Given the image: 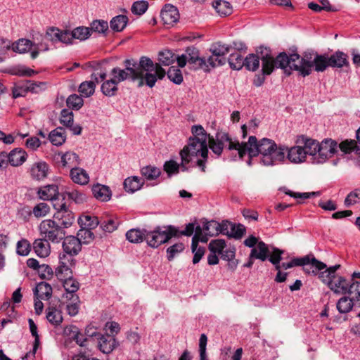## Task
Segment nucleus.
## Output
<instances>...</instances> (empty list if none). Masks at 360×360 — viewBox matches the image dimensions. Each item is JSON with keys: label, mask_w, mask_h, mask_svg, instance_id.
<instances>
[{"label": "nucleus", "mask_w": 360, "mask_h": 360, "mask_svg": "<svg viewBox=\"0 0 360 360\" xmlns=\"http://www.w3.org/2000/svg\"><path fill=\"white\" fill-rule=\"evenodd\" d=\"M126 68L122 70L114 68L111 70V75L115 81L119 84L127 79L132 81H139V86L146 84L149 87L155 86L158 77V63L147 56H141L139 62L134 59H127L124 62Z\"/></svg>", "instance_id": "1"}, {"label": "nucleus", "mask_w": 360, "mask_h": 360, "mask_svg": "<svg viewBox=\"0 0 360 360\" xmlns=\"http://www.w3.org/2000/svg\"><path fill=\"white\" fill-rule=\"evenodd\" d=\"M287 147L277 145L270 139L263 138L259 141L255 136H250L245 147V154L248 153L250 160L248 162L251 165V158L260 155V162L264 166H274L283 163L286 158Z\"/></svg>", "instance_id": "2"}, {"label": "nucleus", "mask_w": 360, "mask_h": 360, "mask_svg": "<svg viewBox=\"0 0 360 360\" xmlns=\"http://www.w3.org/2000/svg\"><path fill=\"white\" fill-rule=\"evenodd\" d=\"M193 136L188 144L180 151L181 167L186 171V165L196 159V166L202 172H205V164L208 158L207 134L201 125H194L191 128Z\"/></svg>", "instance_id": "3"}, {"label": "nucleus", "mask_w": 360, "mask_h": 360, "mask_svg": "<svg viewBox=\"0 0 360 360\" xmlns=\"http://www.w3.org/2000/svg\"><path fill=\"white\" fill-rule=\"evenodd\" d=\"M314 58V54L311 53H304L302 57H300L297 53H292L288 56L286 53L283 52L278 59L281 60L279 62L282 68L289 65L290 72L292 70H297L302 76L306 77L311 72Z\"/></svg>", "instance_id": "4"}, {"label": "nucleus", "mask_w": 360, "mask_h": 360, "mask_svg": "<svg viewBox=\"0 0 360 360\" xmlns=\"http://www.w3.org/2000/svg\"><path fill=\"white\" fill-rule=\"evenodd\" d=\"M39 230L42 238L54 243L62 240L66 233L63 228L52 219L43 220L39 226Z\"/></svg>", "instance_id": "5"}, {"label": "nucleus", "mask_w": 360, "mask_h": 360, "mask_svg": "<svg viewBox=\"0 0 360 360\" xmlns=\"http://www.w3.org/2000/svg\"><path fill=\"white\" fill-rule=\"evenodd\" d=\"M176 60L180 68L185 67L186 63H188L195 70H208L206 60L200 56L199 50L194 46L188 47L185 51V53L178 56Z\"/></svg>", "instance_id": "6"}, {"label": "nucleus", "mask_w": 360, "mask_h": 360, "mask_svg": "<svg viewBox=\"0 0 360 360\" xmlns=\"http://www.w3.org/2000/svg\"><path fill=\"white\" fill-rule=\"evenodd\" d=\"M195 229V224L189 223L186 226L183 231H179L178 228L169 225L159 228V243H165L168 242L172 237H179V236H191L193 234Z\"/></svg>", "instance_id": "7"}, {"label": "nucleus", "mask_w": 360, "mask_h": 360, "mask_svg": "<svg viewBox=\"0 0 360 360\" xmlns=\"http://www.w3.org/2000/svg\"><path fill=\"white\" fill-rule=\"evenodd\" d=\"M54 202L53 203V208L56 212L53 214V217L60 221V226L65 229L70 227L75 221L74 213L68 207L66 203L63 202Z\"/></svg>", "instance_id": "8"}, {"label": "nucleus", "mask_w": 360, "mask_h": 360, "mask_svg": "<svg viewBox=\"0 0 360 360\" xmlns=\"http://www.w3.org/2000/svg\"><path fill=\"white\" fill-rule=\"evenodd\" d=\"M283 54V52L279 53L276 58L272 57L269 51L266 49H265V52L263 51L261 52V60H262V70L263 75H269L271 74V72L274 71V68H281L284 70V72L286 73L288 75H290V68H289V65H287L286 68H282L280 65L279 62V56Z\"/></svg>", "instance_id": "9"}, {"label": "nucleus", "mask_w": 360, "mask_h": 360, "mask_svg": "<svg viewBox=\"0 0 360 360\" xmlns=\"http://www.w3.org/2000/svg\"><path fill=\"white\" fill-rule=\"evenodd\" d=\"M91 329L89 328L86 330L87 335L97 338L98 348L103 353L109 354L117 346V342L113 336L109 334L102 335L95 330L91 332Z\"/></svg>", "instance_id": "10"}, {"label": "nucleus", "mask_w": 360, "mask_h": 360, "mask_svg": "<svg viewBox=\"0 0 360 360\" xmlns=\"http://www.w3.org/2000/svg\"><path fill=\"white\" fill-rule=\"evenodd\" d=\"M338 143L331 139H326L319 143L318 156L316 157L317 162H324L337 152Z\"/></svg>", "instance_id": "11"}, {"label": "nucleus", "mask_w": 360, "mask_h": 360, "mask_svg": "<svg viewBox=\"0 0 360 360\" xmlns=\"http://www.w3.org/2000/svg\"><path fill=\"white\" fill-rule=\"evenodd\" d=\"M75 259L70 256L59 255V265L56 269V276L60 280L72 276V268L75 265Z\"/></svg>", "instance_id": "12"}, {"label": "nucleus", "mask_w": 360, "mask_h": 360, "mask_svg": "<svg viewBox=\"0 0 360 360\" xmlns=\"http://www.w3.org/2000/svg\"><path fill=\"white\" fill-rule=\"evenodd\" d=\"M214 139L221 143L223 146H224L225 143H228V148L229 150H238L240 158H243L245 155V147L247 143H240L238 141H232L228 133L221 131H218L216 134Z\"/></svg>", "instance_id": "13"}, {"label": "nucleus", "mask_w": 360, "mask_h": 360, "mask_svg": "<svg viewBox=\"0 0 360 360\" xmlns=\"http://www.w3.org/2000/svg\"><path fill=\"white\" fill-rule=\"evenodd\" d=\"M160 16L163 25L169 28L172 27L179 18V13L176 7L172 4H166L161 10Z\"/></svg>", "instance_id": "14"}, {"label": "nucleus", "mask_w": 360, "mask_h": 360, "mask_svg": "<svg viewBox=\"0 0 360 360\" xmlns=\"http://www.w3.org/2000/svg\"><path fill=\"white\" fill-rule=\"evenodd\" d=\"M63 252L60 255L70 256L72 259L81 251L82 245L78 238L75 236H69L63 238Z\"/></svg>", "instance_id": "15"}, {"label": "nucleus", "mask_w": 360, "mask_h": 360, "mask_svg": "<svg viewBox=\"0 0 360 360\" xmlns=\"http://www.w3.org/2000/svg\"><path fill=\"white\" fill-rule=\"evenodd\" d=\"M297 144L303 145V148L305 151V155H309L312 156H318L319 142L307 138L304 136H298L296 141Z\"/></svg>", "instance_id": "16"}, {"label": "nucleus", "mask_w": 360, "mask_h": 360, "mask_svg": "<svg viewBox=\"0 0 360 360\" xmlns=\"http://www.w3.org/2000/svg\"><path fill=\"white\" fill-rule=\"evenodd\" d=\"M39 198L44 200H52L54 202H60L57 200L59 195L58 187L56 184H50L41 186L37 191Z\"/></svg>", "instance_id": "17"}, {"label": "nucleus", "mask_w": 360, "mask_h": 360, "mask_svg": "<svg viewBox=\"0 0 360 360\" xmlns=\"http://www.w3.org/2000/svg\"><path fill=\"white\" fill-rule=\"evenodd\" d=\"M349 283L341 276H335L328 286L335 294L345 295L349 291Z\"/></svg>", "instance_id": "18"}, {"label": "nucleus", "mask_w": 360, "mask_h": 360, "mask_svg": "<svg viewBox=\"0 0 360 360\" xmlns=\"http://www.w3.org/2000/svg\"><path fill=\"white\" fill-rule=\"evenodd\" d=\"M304 257L308 258V262L305 264H301L303 266V270L307 274H317L320 271L326 269V264L322 262L317 260L311 255H307Z\"/></svg>", "instance_id": "19"}, {"label": "nucleus", "mask_w": 360, "mask_h": 360, "mask_svg": "<svg viewBox=\"0 0 360 360\" xmlns=\"http://www.w3.org/2000/svg\"><path fill=\"white\" fill-rule=\"evenodd\" d=\"M49 166L43 161L34 163L30 167V175L36 180H42L48 175Z\"/></svg>", "instance_id": "20"}, {"label": "nucleus", "mask_w": 360, "mask_h": 360, "mask_svg": "<svg viewBox=\"0 0 360 360\" xmlns=\"http://www.w3.org/2000/svg\"><path fill=\"white\" fill-rule=\"evenodd\" d=\"M27 154L22 148H16L8 153V161L13 167L22 165L27 160Z\"/></svg>", "instance_id": "21"}, {"label": "nucleus", "mask_w": 360, "mask_h": 360, "mask_svg": "<svg viewBox=\"0 0 360 360\" xmlns=\"http://www.w3.org/2000/svg\"><path fill=\"white\" fill-rule=\"evenodd\" d=\"M91 191L94 197L101 202H107L111 198L112 192L107 186L97 184L92 186Z\"/></svg>", "instance_id": "22"}, {"label": "nucleus", "mask_w": 360, "mask_h": 360, "mask_svg": "<svg viewBox=\"0 0 360 360\" xmlns=\"http://www.w3.org/2000/svg\"><path fill=\"white\" fill-rule=\"evenodd\" d=\"M288 154L286 158L291 162L294 163H300L305 161L306 155L304 149L302 146H296L291 147L290 148H287Z\"/></svg>", "instance_id": "23"}, {"label": "nucleus", "mask_w": 360, "mask_h": 360, "mask_svg": "<svg viewBox=\"0 0 360 360\" xmlns=\"http://www.w3.org/2000/svg\"><path fill=\"white\" fill-rule=\"evenodd\" d=\"M33 249L37 256L46 257L51 252L49 240L42 238L36 239L33 243Z\"/></svg>", "instance_id": "24"}, {"label": "nucleus", "mask_w": 360, "mask_h": 360, "mask_svg": "<svg viewBox=\"0 0 360 360\" xmlns=\"http://www.w3.org/2000/svg\"><path fill=\"white\" fill-rule=\"evenodd\" d=\"M70 176L74 183L79 185H86L89 181V176L86 171L78 167L71 169Z\"/></svg>", "instance_id": "25"}, {"label": "nucleus", "mask_w": 360, "mask_h": 360, "mask_svg": "<svg viewBox=\"0 0 360 360\" xmlns=\"http://www.w3.org/2000/svg\"><path fill=\"white\" fill-rule=\"evenodd\" d=\"M329 66L341 68L349 65L348 56L342 51H336L328 57Z\"/></svg>", "instance_id": "26"}, {"label": "nucleus", "mask_w": 360, "mask_h": 360, "mask_svg": "<svg viewBox=\"0 0 360 360\" xmlns=\"http://www.w3.org/2000/svg\"><path fill=\"white\" fill-rule=\"evenodd\" d=\"M91 79L94 81H85L80 84L78 91L84 97H89L94 94L96 89V83H98V79L96 75L93 74Z\"/></svg>", "instance_id": "27"}, {"label": "nucleus", "mask_w": 360, "mask_h": 360, "mask_svg": "<svg viewBox=\"0 0 360 360\" xmlns=\"http://www.w3.org/2000/svg\"><path fill=\"white\" fill-rule=\"evenodd\" d=\"M269 250L267 245L263 241H259L257 245L252 248L250 252L251 258H255L262 262L269 257Z\"/></svg>", "instance_id": "28"}, {"label": "nucleus", "mask_w": 360, "mask_h": 360, "mask_svg": "<svg viewBox=\"0 0 360 360\" xmlns=\"http://www.w3.org/2000/svg\"><path fill=\"white\" fill-rule=\"evenodd\" d=\"M34 294L37 299L49 300L52 295V288L49 283L41 282L34 289Z\"/></svg>", "instance_id": "29"}, {"label": "nucleus", "mask_w": 360, "mask_h": 360, "mask_svg": "<svg viewBox=\"0 0 360 360\" xmlns=\"http://www.w3.org/2000/svg\"><path fill=\"white\" fill-rule=\"evenodd\" d=\"M61 163L65 167H76L80 164L79 155L74 152H66L61 155Z\"/></svg>", "instance_id": "30"}, {"label": "nucleus", "mask_w": 360, "mask_h": 360, "mask_svg": "<svg viewBox=\"0 0 360 360\" xmlns=\"http://www.w3.org/2000/svg\"><path fill=\"white\" fill-rule=\"evenodd\" d=\"M62 281H63V287L67 292L66 297H75V296L77 295H74V293L76 292L79 288V284L78 281L72 278V276L63 279Z\"/></svg>", "instance_id": "31"}, {"label": "nucleus", "mask_w": 360, "mask_h": 360, "mask_svg": "<svg viewBox=\"0 0 360 360\" xmlns=\"http://www.w3.org/2000/svg\"><path fill=\"white\" fill-rule=\"evenodd\" d=\"M49 139L52 144L58 146H61L66 139L65 129L62 127H57L50 132Z\"/></svg>", "instance_id": "32"}, {"label": "nucleus", "mask_w": 360, "mask_h": 360, "mask_svg": "<svg viewBox=\"0 0 360 360\" xmlns=\"http://www.w3.org/2000/svg\"><path fill=\"white\" fill-rule=\"evenodd\" d=\"M143 185V182L138 176H131L127 178L124 181V187L127 192L134 193L139 190Z\"/></svg>", "instance_id": "33"}, {"label": "nucleus", "mask_w": 360, "mask_h": 360, "mask_svg": "<svg viewBox=\"0 0 360 360\" xmlns=\"http://www.w3.org/2000/svg\"><path fill=\"white\" fill-rule=\"evenodd\" d=\"M128 18L124 15H117L110 20V28L115 32H121L127 26Z\"/></svg>", "instance_id": "34"}, {"label": "nucleus", "mask_w": 360, "mask_h": 360, "mask_svg": "<svg viewBox=\"0 0 360 360\" xmlns=\"http://www.w3.org/2000/svg\"><path fill=\"white\" fill-rule=\"evenodd\" d=\"M32 42L26 39H20L11 46L13 51L19 53H25L28 52L32 47Z\"/></svg>", "instance_id": "35"}, {"label": "nucleus", "mask_w": 360, "mask_h": 360, "mask_svg": "<svg viewBox=\"0 0 360 360\" xmlns=\"http://www.w3.org/2000/svg\"><path fill=\"white\" fill-rule=\"evenodd\" d=\"M46 319L51 324L58 326L63 321L62 313L55 307H49L47 309Z\"/></svg>", "instance_id": "36"}, {"label": "nucleus", "mask_w": 360, "mask_h": 360, "mask_svg": "<svg viewBox=\"0 0 360 360\" xmlns=\"http://www.w3.org/2000/svg\"><path fill=\"white\" fill-rule=\"evenodd\" d=\"M219 223L214 220L205 221L203 224V231L206 236H214L220 233Z\"/></svg>", "instance_id": "37"}, {"label": "nucleus", "mask_w": 360, "mask_h": 360, "mask_svg": "<svg viewBox=\"0 0 360 360\" xmlns=\"http://www.w3.org/2000/svg\"><path fill=\"white\" fill-rule=\"evenodd\" d=\"M213 7L221 16L229 15L232 13V6L228 1L219 0L214 4Z\"/></svg>", "instance_id": "38"}, {"label": "nucleus", "mask_w": 360, "mask_h": 360, "mask_svg": "<svg viewBox=\"0 0 360 360\" xmlns=\"http://www.w3.org/2000/svg\"><path fill=\"white\" fill-rule=\"evenodd\" d=\"M117 84L113 78L106 80L101 85V91L106 96H112L117 91Z\"/></svg>", "instance_id": "39"}, {"label": "nucleus", "mask_w": 360, "mask_h": 360, "mask_svg": "<svg viewBox=\"0 0 360 360\" xmlns=\"http://www.w3.org/2000/svg\"><path fill=\"white\" fill-rule=\"evenodd\" d=\"M146 229H132L126 233L127 239L134 243H139L143 240Z\"/></svg>", "instance_id": "40"}, {"label": "nucleus", "mask_w": 360, "mask_h": 360, "mask_svg": "<svg viewBox=\"0 0 360 360\" xmlns=\"http://www.w3.org/2000/svg\"><path fill=\"white\" fill-rule=\"evenodd\" d=\"M91 229L82 227L77 232L76 238L80 242L81 245L82 244H89L93 241L94 238V234L91 231Z\"/></svg>", "instance_id": "41"}, {"label": "nucleus", "mask_w": 360, "mask_h": 360, "mask_svg": "<svg viewBox=\"0 0 360 360\" xmlns=\"http://www.w3.org/2000/svg\"><path fill=\"white\" fill-rule=\"evenodd\" d=\"M313 67L317 72H323L329 66L328 57L325 55L316 54L314 58Z\"/></svg>", "instance_id": "42"}, {"label": "nucleus", "mask_w": 360, "mask_h": 360, "mask_svg": "<svg viewBox=\"0 0 360 360\" xmlns=\"http://www.w3.org/2000/svg\"><path fill=\"white\" fill-rule=\"evenodd\" d=\"M71 43L73 39H77L83 41L89 38L91 35V30L86 27H78L70 32Z\"/></svg>", "instance_id": "43"}, {"label": "nucleus", "mask_w": 360, "mask_h": 360, "mask_svg": "<svg viewBox=\"0 0 360 360\" xmlns=\"http://www.w3.org/2000/svg\"><path fill=\"white\" fill-rule=\"evenodd\" d=\"M231 48L229 45L217 42L212 46L210 51L214 56L224 58V56L230 51Z\"/></svg>", "instance_id": "44"}, {"label": "nucleus", "mask_w": 360, "mask_h": 360, "mask_svg": "<svg viewBox=\"0 0 360 360\" xmlns=\"http://www.w3.org/2000/svg\"><path fill=\"white\" fill-rule=\"evenodd\" d=\"M358 203H360V188H359L349 192L344 201V205L347 207H349Z\"/></svg>", "instance_id": "45"}, {"label": "nucleus", "mask_w": 360, "mask_h": 360, "mask_svg": "<svg viewBox=\"0 0 360 360\" xmlns=\"http://www.w3.org/2000/svg\"><path fill=\"white\" fill-rule=\"evenodd\" d=\"M78 223L81 227L92 229L98 225L99 221L97 217L85 215L79 218Z\"/></svg>", "instance_id": "46"}, {"label": "nucleus", "mask_w": 360, "mask_h": 360, "mask_svg": "<svg viewBox=\"0 0 360 360\" xmlns=\"http://www.w3.org/2000/svg\"><path fill=\"white\" fill-rule=\"evenodd\" d=\"M353 307V299L347 297H341L337 303V309L341 314L347 313L352 310Z\"/></svg>", "instance_id": "47"}, {"label": "nucleus", "mask_w": 360, "mask_h": 360, "mask_svg": "<svg viewBox=\"0 0 360 360\" xmlns=\"http://www.w3.org/2000/svg\"><path fill=\"white\" fill-rule=\"evenodd\" d=\"M176 58L174 54L169 50L165 49L162 51H159V66L169 65L172 64Z\"/></svg>", "instance_id": "48"}, {"label": "nucleus", "mask_w": 360, "mask_h": 360, "mask_svg": "<svg viewBox=\"0 0 360 360\" xmlns=\"http://www.w3.org/2000/svg\"><path fill=\"white\" fill-rule=\"evenodd\" d=\"M259 58H261L260 56L250 54L244 60V66L248 70L255 71L259 66Z\"/></svg>", "instance_id": "49"}, {"label": "nucleus", "mask_w": 360, "mask_h": 360, "mask_svg": "<svg viewBox=\"0 0 360 360\" xmlns=\"http://www.w3.org/2000/svg\"><path fill=\"white\" fill-rule=\"evenodd\" d=\"M167 75L169 79L176 84H180L183 82L181 71L176 67H170L167 70Z\"/></svg>", "instance_id": "50"}, {"label": "nucleus", "mask_w": 360, "mask_h": 360, "mask_svg": "<svg viewBox=\"0 0 360 360\" xmlns=\"http://www.w3.org/2000/svg\"><path fill=\"white\" fill-rule=\"evenodd\" d=\"M50 211L51 207L48 203L40 202L33 207L32 213L34 217L39 218L46 216L50 213Z\"/></svg>", "instance_id": "51"}, {"label": "nucleus", "mask_w": 360, "mask_h": 360, "mask_svg": "<svg viewBox=\"0 0 360 360\" xmlns=\"http://www.w3.org/2000/svg\"><path fill=\"white\" fill-rule=\"evenodd\" d=\"M66 103L68 107L74 110H79L84 105L82 98L77 94H72L67 98Z\"/></svg>", "instance_id": "52"}, {"label": "nucleus", "mask_w": 360, "mask_h": 360, "mask_svg": "<svg viewBox=\"0 0 360 360\" xmlns=\"http://www.w3.org/2000/svg\"><path fill=\"white\" fill-rule=\"evenodd\" d=\"M28 89L29 86H27L26 81L16 83L12 89L13 98L25 96L28 92Z\"/></svg>", "instance_id": "53"}, {"label": "nucleus", "mask_w": 360, "mask_h": 360, "mask_svg": "<svg viewBox=\"0 0 360 360\" xmlns=\"http://www.w3.org/2000/svg\"><path fill=\"white\" fill-rule=\"evenodd\" d=\"M185 249L183 243H177L169 247L167 249V257L169 261L172 260L178 254L181 253Z\"/></svg>", "instance_id": "54"}, {"label": "nucleus", "mask_w": 360, "mask_h": 360, "mask_svg": "<svg viewBox=\"0 0 360 360\" xmlns=\"http://www.w3.org/2000/svg\"><path fill=\"white\" fill-rule=\"evenodd\" d=\"M230 67L234 70H240L244 66V60L240 54L231 53L229 58Z\"/></svg>", "instance_id": "55"}, {"label": "nucleus", "mask_w": 360, "mask_h": 360, "mask_svg": "<svg viewBox=\"0 0 360 360\" xmlns=\"http://www.w3.org/2000/svg\"><path fill=\"white\" fill-rule=\"evenodd\" d=\"M158 238V230L155 229L153 231L145 230V235L143 240L146 241L148 246L156 248H158L157 244Z\"/></svg>", "instance_id": "56"}, {"label": "nucleus", "mask_w": 360, "mask_h": 360, "mask_svg": "<svg viewBox=\"0 0 360 360\" xmlns=\"http://www.w3.org/2000/svg\"><path fill=\"white\" fill-rule=\"evenodd\" d=\"M31 250V245L26 239H22L17 243L16 252L21 256H27Z\"/></svg>", "instance_id": "57"}, {"label": "nucleus", "mask_w": 360, "mask_h": 360, "mask_svg": "<svg viewBox=\"0 0 360 360\" xmlns=\"http://www.w3.org/2000/svg\"><path fill=\"white\" fill-rule=\"evenodd\" d=\"M180 167H182L181 164L179 165L174 160L167 161L163 166L164 171L167 174L168 176L178 174ZM181 169H183V168Z\"/></svg>", "instance_id": "58"}, {"label": "nucleus", "mask_w": 360, "mask_h": 360, "mask_svg": "<svg viewBox=\"0 0 360 360\" xmlns=\"http://www.w3.org/2000/svg\"><path fill=\"white\" fill-rule=\"evenodd\" d=\"M225 247L226 242L222 239L213 240L209 244L210 252L214 254H222V251Z\"/></svg>", "instance_id": "59"}, {"label": "nucleus", "mask_w": 360, "mask_h": 360, "mask_svg": "<svg viewBox=\"0 0 360 360\" xmlns=\"http://www.w3.org/2000/svg\"><path fill=\"white\" fill-rule=\"evenodd\" d=\"M68 197L74 201L75 203L81 204L86 200V195L84 193L77 191L72 190L66 193Z\"/></svg>", "instance_id": "60"}, {"label": "nucleus", "mask_w": 360, "mask_h": 360, "mask_svg": "<svg viewBox=\"0 0 360 360\" xmlns=\"http://www.w3.org/2000/svg\"><path fill=\"white\" fill-rule=\"evenodd\" d=\"M207 146H209L210 148L212 150V152L217 155H220L223 151V148L224 146L221 144V143L217 141L213 136H210L207 135Z\"/></svg>", "instance_id": "61"}, {"label": "nucleus", "mask_w": 360, "mask_h": 360, "mask_svg": "<svg viewBox=\"0 0 360 360\" xmlns=\"http://www.w3.org/2000/svg\"><path fill=\"white\" fill-rule=\"evenodd\" d=\"M6 72L12 75L18 76H31L34 73L33 70L20 66L10 68Z\"/></svg>", "instance_id": "62"}, {"label": "nucleus", "mask_w": 360, "mask_h": 360, "mask_svg": "<svg viewBox=\"0 0 360 360\" xmlns=\"http://www.w3.org/2000/svg\"><path fill=\"white\" fill-rule=\"evenodd\" d=\"M73 112L68 109H63L60 112V122L66 127H72L73 124Z\"/></svg>", "instance_id": "63"}, {"label": "nucleus", "mask_w": 360, "mask_h": 360, "mask_svg": "<svg viewBox=\"0 0 360 360\" xmlns=\"http://www.w3.org/2000/svg\"><path fill=\"white\" fill-rule=\"evenodd\" d=\"M148 7V1H137L133 4L131 10L134 14L141 15L147 11Z\"/></svg>", "instance_id": "64"}]
</instances>
